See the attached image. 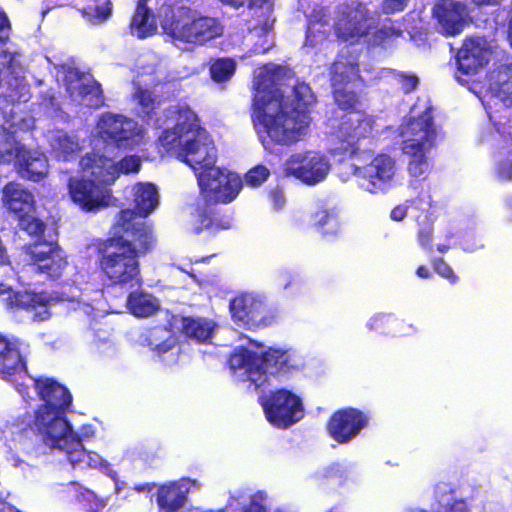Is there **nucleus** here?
Here are the masks:
<instances>
[{"instance_id":"19","label":"nucleus","mask_w":512,"mask_h":512,"mask_svg":"<svg viewBox=\"0 0 512 512\" xmlns=\"http://www.w3.org/2000/svg\"><path fill=\"white\" fill-rule=\"evenodd\" d=\"M175 114V126L172 129L163 130L159 137L161 145L167 151L175 149L176 142L180 144V140L186 134L192 133L194 136L206 133L205 129L199 124L197 114L187 104L178 105Z\"/></svg>"},{"instance_id":"30","label":"nucleus","mask_w":512,"mask_h":512,"mask_svg":"<svg viewBox=\"0 0 512 512\" xmlns=\"http://www.w3.org/2000/svg\"><path fill=\"white\" fill-rule=\"evenodd\" d=\"M25 368L19 349L0 332V375L13 376Z\"/></svg>"},{"instance_id":"23","label":"nucleus","mask_w":512,"mask_h":512,"mask_svg":"<svg viewBox=\"0 0 512 512\" xmlns=\"http://www.w3.org/2000/svg\"><path fill=\"white\" fill-rule=\"evenodd\" d=\"M1 192L3 206L16 220L35 211V197L21 183L10 181L3 186Z\"/></svg>"},{"instance_id":"20","label":"nucleus","mask_w":512,"mask_h":512,"mask_svg":"<svg viewBox=\"0 0 512 512\" xmlns=\"http://www.w3.org/2000/svg\"><path fill=\"white\" fill-rule=\"evenodd\" d=\"M188 479L159 484L154 494L157 512H186L190 488Z\"/></svg>"},{"instance_id":"48","label":"nucleus","mask_w":512,"mask_h":512,"mask_svg":"<svg viewBox=\"0 0 512 512\" xmlns=\"http://www.w3.org/2000/svg\"><path fill=\"white\" fill-rule=\"evenodd\" d=\"M321 478L327 483L334 482L336 485L341 486L347 480V473L340 464L335 463L325 468Z\"/></svg>"},{"instance_id":"11","label":"nucleus","mask_w":512,"mask_h":512,"mask_svg":"<svg viewBox=\"0 0 512 512\" xmlns=\"http://www.w3.org/2000/svg\"><path fill=\"white\" fill-rule=\"evenodd\" d=\"M370 11L360 1L353 0L337 6L333 25L335 35L344 42L358 43L370 35Z\"/></svg>"},{"instance_id":"25","label":"nucleus","mask_w":512,"mask_h":512,"mask_svg":"<svg viewBox=\"0 0 512 512\" xmlns=\"http://www.w3.org/2000/svg\"><path fill=\"white\" fill-rule=\"evenodd\" d=\"M98 135L107 144L125 145L132 137L131 120L123 115L105 113L98 125Z\"/></svg>"},{"instance_id":"49","label":"nucleus","mask_w":512,"mask_h":512,"mask_svg":"<svg viewBox=\"0 0 512 512\" xmlns=\"http://www.w3.org/2000/svg\"><path fill=\"white\" fill-rule=\"evenodd\" d=\"M434 271L441 277L447 279L451 284H456L458 276L455 274L453 269L448 263L442 258H435L432 262Z\"/></svg>"},{"instance_id":"5","label":"nucleus","mask_w":512,"mask_h":512,"mask_svg":"<svg viewBox=\"0 0 512 512\" xmlns=\"http://www.w3.org/2000/svg\"><path fill=\"white\" fill-rule=\"evenodd\" d=\"M159 17L162 33L175 44L204 46L224 32L218 18L201 13L183 0L165 2Z\"/></svg>"},{"instance_id":"33","label":"nucleus","mask_w":512,"mask_h":512,"mask_svg":"<svg viewBox=\"0 0 512 512\" xmlns=\"http://www.w3.org/2000/svg\"><path fill=\"white\" fill-rule=\"evenodd\" d=\"M130 28L133 34L143 39L155 34L157 25L147 0H138L131 17Z\"/></svg>"},{"instance_id":"44","label":"nucleus","mask_w":512,"mask_h":512,"mask_svg":"<svg viewBox=\"0 0 512 512\" xmlns=\"http://www.w3.org/2000/svg\"><path fill=\"white\" fill-rule=\"evenodd\" d=\"M270 176V170L262 164L250 168L244 175V182L250 187H258Z\"/></svg>"},{"instance_id":"26","label":"nucleus","mask_w":512,"mask_h":512,"mask_svg":"<svg viewBox=\"0 0 512 512\" xmlns=\"http://www.w3.org/2000/svg\"><path fill=\"white\" fill-rule=\"evenodd\" d=\"M132 196L134 208L121 209L115 220H119L123 211H130L131 222L133 223H146L143 220H138L137 216L146 217L158 205V191L154 184L151 183H136L132 188Z\"/></svg>"},{"instance_id":"14","label":"nucleus","mask_w":512,"mask_h":512,"mask_svg":"<svg viewBox=\"0 0 512 512\" xmlns=\"http://www.w3.org/2000/svg\"><path fill=\"white\" fill-rule=\"evenodd\" d=\"M369 418L361 410L353 407L334 411L326 423L328 435L338 444H347L368 426Z\"/></svg>"},{"instance_id":"18","label":"nucleus","mask_w":512,"mask_h":512,"mask_svg":"<svg viewBox=\"0 0 512 512\" xmlns=\"http://www.w3.org/2000/svg\"><path fill=\"white\" fill-rule=\"evenodd\" d=\"M395 169V160L390 155L377 154L367 165L354 166L353 173L364 181L362 186L367 191L377 193L393 179Z\"/></svg>"},{"instance_id":"27","label":"nucleus","mask_w":512,"mask_h":512,"mask_svg":"<svg viewBox=\"0 0 512 512\" xmlns=\"http://www.w3.org/2000/svg\"><path fill=\"white\" fill-rule=\"evenodd\" d=\"M488 63L487 50L474 39H465L456 55V64L462 75H473Z\"/></svg>"},{"instance_id":"47","label":"nucleus","mask_w":512,"mask_h":512,"mask_svg":"<svg viewBox=\"0 0 512 512\" xmlns=\"http://www.w3.org/2000/svg\"><path fill=\"white\" fill-rule=\"evenodd\" d=\"M118 178L121 174L137 173L141 168V158L138 155H126L115 162Z\"/></svg>"},{"instance_id":"58","label":"nucleus","mask_w":512,"mask_h":512,"mask_svg":"<svg viewBox=\"0 0 512 512\" xmlns=\"http://www.w3.org/2000/svg\"><path fill=\"white\" fill-rule=\"evenodd\" d=\"M4 29H10V22L4 11H0V32Z\"/></svg>"},{"instance_id":"41","label":"nucleus","mask_w":512,"mask_h":512,"mask_svg":"<svg viewBox=\"0 0 512 512\" xmlns=\"http://www.w3.org/2000/svg\"><path fill=\"white\" fill-rule=\"evenodd\" d=\"M77 90L81 98H89L87 103L89 107L98 109L104 105L105 99L99 82L81 83Z\"/></svg>"},{"instance_id":"8","label":"nucleus","mask_w":512,"mask_h":512,"mask_svg":"<svg viewBox=\"0 0 512 512\" xmlns=\"http://www.w3.org/2000/svg\"><path fill=\"white\" fill-rule=\"evenodd\" d=\"M242 186L241 178H232V181L226 180L218 184L214 191H208L207 187L200 189L203 204L196 208L198 226L195 228V232L197 234L204 230L216 234L232 227L231 210L222 209L218 207V204L231 203L238 196Z\"/></svg>"},{"instance_id":"21","label":"nucleus","mask_w":512,"mask_h":512,"mask_svg":"<svg viewBox=\"0 0 512 512\" xmlns=\"http://www.w3.org/2000/svg\"><path fill=\"white\" fill-rule=\"evenodd\" d=\"M79 166L83 176L110 188L118 179L115 161L99 152L91 151L81 157Z\"/></svg>"},{"instance_id":"6","label":"nucleus","mask_w":512,"mask_h":512,"mask_svg":"<svg viewBox=\"0 0 512 512\" xmlns=\"http://www.w3.org/2000/svg\"><path fill=\"white\" fill-rule=\"evenodd\" d=\"M18 227L33 239L28 246L27 254L35 271L49 280H59L68 266L67 256L58 244L57 239H46V223L32 214L20 218Z\"/></svg>"},{"instance_id":"53","label":"nucleus","mask_w":512,"mask_h":512,"mask_svg":"<svg viewBox=\"0 0 512 512\" xmlns=\"http://www.w3.org/2000/svg\"><path fill=\"white\" fill-rule=\"evenodd\" d=\"M269 195L276 210H279L284 206L285 196L281 188L275 187L270 191Z\"/></svg>"},{"instance_id":"38","label":"nucleus","mask_w":512,"mask_h":512,"mask_svg":"<svg viewBox=\"0 0 512 512\" xmlns=\"http://www.w3.org/2000/svg\"><path fill=\"white\" fill-rule=\"evenodd\" d=\"M491 90L505 106H512V69L509 66L498 71Z\"/></svg>"},{"instance_id":"39","label":"nucleus","mask_w":512,"mask_h":512,"mask_svg":"<svg viewBox=\"0 0 512 512\" xmlns=\"http://www.w3.org/2000/svg\"><path fill=\"white\" fill-rule=\"evenodd\" d=\"M236 71V62L232 58H217L210 62L209 73L216 83L226 82L232 78Z\"/></svg>"},{"instance_id":"28","label":"nucleus","mask_w":512,"mask_h":512,"mask_svg":"<svg viewBox=\"0 0 512 512\" xmlns=\"http://www.w3.org/2000/svg\"><path fill=\"white\" fill-rule=\"evenodd\" d=\"M264 374L287 375L300 369V363L290 350L270 347L262 353Z\"/></svg>"},{"instance_id":"35","label":"nucleus","mask_w":512,"mask_h":512,"mask_svg":"<svg viewBox=\"0 0 512 512\" xmlns=\"http://www.w3.org/2000/svg\"><path fill=\"white\" fill-rule=\"evenodd\" d=\"M23 146L14 131L0 125V165L13 162Z\"/></svg>"},{"instance_id":"17","label":"nucleus","mask_w":512,"mask_h":512,"mask_svg":"<svg viewBox=\"0 0 512 512\" xmlns=\"http://www.w3.org/2000/svg\"><path fill=\"white\" fill-rule=\"evenodd\" d=\"M56 303V300L47 292L28 289H14L11 296H6L3 299L6 310L32 312L34 320H48L52 316L51 308Z\"/></svg>"},{"instance_id":"61","label":"nucleus","mask_w":512,"mask_h":512,"mask_svg":"<svg viewBox=\"0 0 512 512\" xmlns=\"http://www.w3.org/2000/svg\"><path fill=\"white\" fill-rule=\"evenodd\" d=\"M447 512H466V510L463 508L462 503H454Z\"/></svg>"},{"instance_id":"15","label":"nucleus","mask_w":512,"mask_h":512,"mask_svg":"<svg viewBox=\"0 0 512 512\" xmlns=\"http://www.w3.org/2000/svg\"><path fill=\"white\" fill-rule=\"evenodd\" d=\"M68 192L72 201L85 212H95L109 206L112 198L111 188H105L85 176L70 177Z\"/></svg>"},{"instance_id":"52","label":"nucleus","mask_w":512,"mask_h":512,"mask_svg":"<svg viewBox=\"0 0 512 512\" xmlns=\"http://www.w3.org/2000/svg\"><path fill=\"white\" fill-rule=\"evenodd\" d=\"M399 82L402 90L407 94L417 87L419 79L415 74L402 73L399 75Z\"/></svg>"},{"instance_id":"32","label":"nucleus","mask_w":512,"mask_h":512,"mask_svg":"<svg viewBox=\"0 0 512 512\" xmlns=\"http://www.w3.org/2000/svg\"><path fill=\"white\" fill-rule=\"evenodd\" d=\"M127 308L135 317L146 318L153 316L160 310L161 304L157 297L153 294L134 290L127 296Z\"/></svg>"},{"instance_id":"46","label":"nucleus","mask_w":512,"mask_h":512,"mask_svg":"<svg viewBox=\"0 0 512 512\" xmlns=\"http://www.w3.org/2000/svg\"><path fill=\"white\" fill-rule=\"evenodd\" d=\"M329 29L323 28L314 23L308 22L305 35V45L315 47L328 37Z\"/></svg>"},{"instance_id":"1","label":"nucleus","mask_w":512,"mask_h":512,"mask_svg":"<svg viewBox=\"0 0 512 512\" xmlns=\"http://www.w3.org/2000/svg\"><path fill=\"white\" fill-rule=\"evenodd\" d=\"M131 215L130 211H123L120 219L111 225L109 236L92 243L96 271L103 285L110 288H132L140 284V259L156 245L152 226L131 222Z\"/></svg>"},{"instance_id":"34","label":"nucleus","mask_w":512,"mask_h":512,"mask_svg":"<svg viewBox=\"0 0 512 512\" xmlns=\"http://www.w3.org/2000/svg\"><path fill=\"white\" fill-rule=\"evenodd\" d=\"M50 146L56 159L63 161L72 160L81 149L77 138L63 130L56 132L51 139Z\"/></svg>"},{"instance_id":"9","label":"nucleus","mask_w":512,"mask_h":512,"mask_svg":"<svg viewBox=\"0 0 512 512\" xmlns=\"http://www.w3.org/2000/svg\"><path fill=\"white\" fill-rule=\"evenodd\" d=\"M402 152L409 157L408 172L413 177H423L429 168L426 153L434 146L436 130L430 109L411 117L402 127Z\"/></svg>"},{"instance_id":"2","label":"nucleus","mask_w":512,"mask_h":512,"mask_svg":"<svg viewBox=\"0 0 512 512\" xmlns=\"http://www.w3.org/2000/svg\"><path fill=\"white\" fill-rule=\"evenodd\" d=\"M34 388L42 404L35 411L33 426L42 443L50 449L64 452L74 469L100 466L101 457L84 448L81 437L67 420L66 412L73 400L68 388L52 377L35 379Z\"/></svg>"},{"instance_id":"12","label":"nucleus","mask_w":512,"mask_h":512,"mask_svg":"<svg viewBox=\"0 0 512 512\" xmlns=\"http://www.w3.org/2000/svg\"><path fill=\"white\" fill-rule=\"evenodd\" d=\"M227 364L232 376L239 381L249 382L254 390L259 389L267 380L264 374L262 353L249 349L246 346H237L233 349Z\"/></svg>"},{"instance_id":"3","label":"nucleus","mask_w":512,"mask_h":512,"mask_svg":"<svg viewBox=\"0 0 512 512\" xmlns=\"http://www.w3.org/2000/svg\"><path fill=\"white\" fill-rule=\"evenodd\" d=\"M281 72V67L276 66L273 92L266 93L257 87L251 117L254 126L261 127L273 143L290 145L297 142L308 128L310 107L316 97L308 84L298 81L292 88L291 100H285L277 86Z\"/></svg>"},{"instance_id":"22","label":"nucleus","mask_w":512,"mask_h":512,"mask_svg":"<svg viewBox=\"0 0 512 512\" xmlns=\"http://www.w3.org/2000/svg\"><path fill=\"white\" fill-rule=\"evenodd\" d=\"M14 168L22 179L39 182L48 175V158L44 152L24 145L14 159Z\"/></svg>"},{"instance_id":"29","label":"nucleus","mask_w":512,"mask_h":512,"mask_svg":"<svg viewBox=\"0 0 512 512\" xmlns=\"http://www.w3.org/2000/svg\"><path fill=\"white\" fill-rule=\"evenodd\" d=\"M141 341L143 345L148 346L158 355L165 354L172 350L177 343L172 322L150 328L146 333L141 335Z\"/></svg>"},{"instance_id":"50","label":"nucleus","mask_w":512,"mask_h":512,"mask_svg":"<svg viewBox=\"0 0 512 512\" xmlns=\"http://www.w3.org/2000/svg\"><path fill=\"white\" fill-rule=\"evenodd\" d=\"M408 3L409 0H382L380 7L383 14L391 15L404 11Z\"/></svg>"},{"instance_id":"55","label":"nucleus","mask_w":512,"mask_h":512,"mask_svg":"<svg viewBox=\"0 0 512 512\" xmlns=\"http://www.w3.org/2000/svg\"><path fill=\"white\" fill-rule=\"evenodd\" d=\"M242 512H267L265 506L259 501L252 499L242 508Z\"/></svg>"},{"instance_id":"62","label":"nucleus","mask_w":512,"mask_h":512,"mask_svg":"<svg viewBox=\"0 0 512 512\" xmlns=\"http://www.w3.org/2000/svg\"><path fill=\"white\" fill-rule=\"evenodd\" d=\"M422 201H423V199H421L420 197H417V198H415V199H411V200H409L408 202H409V204H410V206H411V207L419 208L418 203H419V202H422Z\"/></svg>"},{"instance_id":"4","label":"nucleus","mask_w":512,"mask_h":512,"mask_svg":"<svg viewBox=\"0 0 512 512\" xmlns=\"http://www.w3.org/2000/svg\"><path fill=\"white\" fill-rule=\"evenodd\" d=\"M361 79L359 62L351 52L339 53L331 67V88L335 105L345 114L335 128L338 149L351 155L359 150L358 142L370 135L372 118L362 108L359 93L349 85Z\"/></svg>"},{"instance_id":"45","label":"nucleus","mask_w":512,"mask_h":512,"mask_svg":"<svg viewBox=\"0 0 512 512\" xmlns=\"http://www.w3.org/2000/svg\"><path fill=\"white\" fill-rule=\"evenodd\" d=\"M135 99L138 101V104L144 113H146L148 116L155 114L157 101L153 92L149 91L148 89L139 87L135 92Z\"/></svg>"},{"instance_id":"36","label":"nucleus","mask_w":512,"mask_h":512,"mask_svg":"<svg viewBox=\"0 0 512 512\" xmlns=\"http://www.w3.org/2000/svg\"><path fill=\"white\" fill-rule=\"evenodd\" d=\"M80 12L90 23L100 24L112 15V3L110 0H84Z\"/></svg>"},{"instance_id":"60","label":"nucleus","mask_w":512,"mask_h":512,"mask_svg":"<svg viewBox=\"0 0 512 512\" xmlns=\"http://www.w3.org/2000/svg\"><path fill=\"white\" fill-rule=\"evenodd\" d=\"M477 5L493 6L500 4L501 0H473Z\"/></svg>"},{"instance_id":"42","label":"nucleus","mask_w":512,"mask_h":512,"mask_svg":"<svg viewBox=\"0 0 512 512\" xmlns=\"http://www.w3.org/2000/svg\"><path fill=\"white\" fill-rule=\"evenodd\" d=\"M212 322H183L182 332L189 339L197 342H205L211 337L213 327Z\"/></svg>"},{"instance_id":"64","label":"nucleus","mask_w":512,"mask_h":512,"mask_svg":"<svg viewBox=\"0 0 512 512\" xmlns=\"http://www.w3.org/2000/svg\"><path fill=\"white\" fill-rule=\"evenodd\" d=\"M296 279H294L292 276H290V279L284 284V288H289L292 284L296 283Z\"/></svg>"},{"instance_id":"63","label":"nucleus","mask_w":512,"mask_h":512,"mask_svg":"<svg viewBox=\"0 0 512 512\" xmlns=\"http://www.w3.org/2000/svg\"><path fill=\"white\" fill-rule=\"evenodd\" d=\"M449 249V246L446 244H438L437 250L441 253H445Z\"/></svg>"},{"instance_id":"57","label":"nucleus","mask_w":512,"mask_h":512,"mask_svg":"<svg viewBox=\"0 0 512 512\" xmlns=\"http://www.w3.org/2000/svg\"><path fill=\"white\" fill-rule=\"evenodd\" d=\"M416 274L418 277L422 279H428L431 277L430 270L424 265L418 266V268L416 269Z\"/></svg>"},{"instance_id":"56","label":"nucleus","mask_w":512,"mask_h":512,"mask_svg":"<svg viewBox=\"0 0 512 512\" xmlns=\"http://www.w3.org/2000/svg\"><path fill=\"white\" fill-rule=\"evenodd\" d=\"M158 486L159 484H156L155 482H147L135 485L134 490L138 493L151 492L153 489L157 490Z\"/></svg>"},{"instance_id":"37","label":"nucleus","mask_w":512,"mask_h":512,"mask_svg":"<svg viewBox=\"0 0 512 512\" xmlns=\"http://www.w3.org/2000/svg\"><path fill=\"white\" fill-rule=\"evenodd\" d=\"M311 217L313 225L323 234L336 233L340 228L339 216L334 208L320 206Z\"/></svg>"},{"instance_id":"40","label":"nucleus","mask_w":512,"mask_h":512,"mask_svg":"<svg viewBox=\"0 0 512 512\" xmlns=\"http://www.w3.org/2000/svg\"><path fill=\"white\" fill-rule=\"evenodd\" d=\"M402 30L396 27L394 21L386 19L385 22L377 26L369 38V44L372 46H381L389 40H394L402 36Z\"/></svg>"},{"instance_id":"43","label":"nucleus","mask_w":512,"mask_h":512,"mask_svg":"<svg viewBox=\"0 0 512 512\" xmlns=\"http://www.w3.org/2000/svg\"><path fill=\"white\" fill-rule=\"evenodd\" d=\"M420 218L421 216L417 217V222L420 225L417 239L422 247L431 250L433 239V220L431 219V215L428 211L423 215L422 221Z\"/></svg>"},{"instance_id":"13","label":"nucleus","mask_w":512,"mask_h":512,"mask_svg":"<svg viewBox=\"0 0 512 512\" xmlns=\"http://www.w3.org/2000/svg\"><path fill=\"white\" fill-rule=\"evenodd\" d=\"M329 168L323 156L306 151L292 154L284 164V173L307 185H315L326 177Z\"/></svg>"},{"instance_id":"51","label":"nucleus","mask_w":512,"mask_h":512,"mask_svg":"<svg viewBox=\"0 0 512 512\" xmlns=\"http://www.w3.org/2000/svg\"><path fill=\"white\" fill-rule=\"evenodd\" d=\"M308 22L314 23L316 25H319L321 27H325L329 29V14L327 10L323 7L319 9H314L310 16L308 17Z\"/></svg>"},{"instance_id":"54","label":"nucleus","mask_w":512,"mask_h":512,"mask_svg":"<svg viewBox=\"0 0 512 512\" xmlns=\"http://www.w3.org/2000/svg\"><path fill=\"white\" fill-rule=\"evenodd\" d=\"M407 212H408V206L405 204H400V205L395 206L391 210L390 217L394 221H401L406 217Z\"/></svg>"},{"instance_id":"16","label":"nucleus","mask_w":512,"mask_h":512,"mask_svg":"<svg viewBox=\"0 0 512 512\" xmlns=\"http://www.w3.org/2000/svg\"><path fill=\"white\" fill-rule=\"evenodd\" d=\"M435 25L443 36L454 37L462 33L469 20L466 3L458 0H437L431 10Z\"/></svg>"},{"instance_id":"59","label":"nucleus","mask_w":512,"mask_h":512,"mask_svg":"<svg viewBox=\"0 0 512 512\" xmlns=\"http://www.w3.org/2000/svg\"><path fill=\"white\" fill-rule=\"evenodd\" d=\"M13 291H14V289L11 285L4 283V282H0V296H2V295L11 296Z\"/></svg>"},{"instance_id":"24","label":"nucleus","mask_w":512,"mask_h":512,"mask_svg":"<svg viewBox=\"0 0 512 512\" xmlns=\"http://www.w3.org/2000/svg\"><path fill=\"white\" fill-rule=\"evenodd\" d=\"M223 5L234 9L246 7L248 19L252 22L253 29H260L268 32L273 28L275 19L272 17L274 11V0H219Z\"/></svg>"},{"instance_id":"7","label":"nucleus","mask_w":512,"mask_h":512,"mask_svg":"<svg viewBox=\"0 0 512 512\" xmlns=\"http://www.w3.org/2000/svg\"><path fill=\"white\" fill-rule=\"evenodd\" d=\"M177 158L189 165L197 174L199 189L214 191L218 184L232 181V178H240L238 175L226 172L216 167V147L211 139L205 134L194 135L191 139L180 144L176 142L175 149Z\"/></svg>"},{"instance_id":"10","label":"nucleus","mask_w":512,"mask_h":512,"mask_svg":"<svg viewBox=\"0 0 512 512\" xmlns=\"http://www.w3.org/2000/svg\"><path fill=\"white\" fill-rule=\"evenodd\" d=\"M260 404L267 421L277 429H288L305 415L301 397L286 388L270 391L260 399Z\"/></svg>"},{"instance_id":"31","label":"nucleus","mask_w":512,"mask_h":512,"mask_svg":"<svg viewBox=\"0 0 512 512\" xmlns=\"http://www.w3.org/2000/svg\"><path fill=\"white\" fill-rule=\"evenodd\" d=\"M263 309V303L251 293H241L230 300L229 310L232 320H251Z\"/></svg>"}]
</instances>
